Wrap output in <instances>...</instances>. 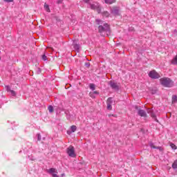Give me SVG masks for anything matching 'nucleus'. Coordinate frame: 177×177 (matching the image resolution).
Wrapping results in <instances>:
<instances>
[{"instance_id":"nucleus-1","label":"nucleus","mask_w":177,"mask_h":177,"mask_svg":"<svg viewBox=\"0 0 177 177\" xmlns=\"http://www.w3.org/2000/svg\"><path fill=\"white\" fill-rule=\"evenodd\" d=\"M96 23L98 24V32H100V35H110V26L107 24H103V21L100 19H96Z\"/></svg>"},{"instance_id":"nucleus-2","label":"nucleus","mask_w":177,"mask_h":177,"mask_svg":"<svg viewBox=\"0 0 177 177\" xmlns=\"http://www.w3.org/2000/svg\"><path fill=\"white\" fill-rule=\"evenodd\" d=\"M160 82L165 88H172L174 86V81L169 79V77L160 78Z\"/></svg>"},{"instance_id":"nucleus-3","label":"nucleus","mask_w":177,"mask_h":177,"mask_svg":"<svg viewBox=\"0 0 177 177\" xmlns=\"http://www.w3.org/2000/svg\"><path fill=\"white\" fill-rule=\"evenodd\" d=\"M149 77L153 80H158L160 76V74H158V73H157L156 71H151L149 73Z\"/></svg>"},{"instance_id":"nucleus-4","label":"nucleus","mask_w":177,"mask_h":177,"mask_svg":"<svg viewBox=\"0 0 177 177\" xmlns=\"http://www.w3.org/2000/svg\"><path fill=\"white\" fill-rule=\"evenodd\" d=\"M67 153L69 156V157H75V151L74 150V147L70 146L67 148Z\"/></svg>"},{"instance_id":"nucleus-5","label":"nucleus","mask_w":177,"mask_h":177,"mask_svg":"<svg viewBox=\"0 0 177 177\" xmlns=\"http://www.w3.org/2000/svg\"><path fill=\"white\" fill-rule=\"evenodd\" d=\"M111 13L113 15V16H120V7H113L111 10Z\"/></svg>"},{"instance_id":"nucleus-6","label":"nucleus","mask_w":177,"mask_h":177,"mask_svg":"<svg viewBox=\"0 0 177 177\" xmlns=\"http://www.w3.org/2000/svg\"><path fill=\"white\" fill-rule=\"evenodd\" d=\"M147 112L148 113V114H150L151 117L152 118H153V120H154L155 121H156L157 122H158V120H157V116L156 115V113H154V111H153L152 109H150V108L147 109Z\"/></svg>"},{"instance_id":"nucleus-7","label":"nucleus","mask_w":177,"mask_h":177,"mask_svg":"<svg viewBox=\"0 0 177 177\" xmlns=\"http://www.w3.org/2000/svg\"><path fill=\"white\" fill-rule=\"evenodd\" d=\"M109 85L111 86V88H112V89H114L115 91H118V85H117V83L113 82V81H111L109 82Z\"/></svg>"},{"instance_id":"nucleus-8","label":"nucleus","mask_w":177,"mask_h":177,"mask_svg":"<svg viewBox=\"0 0 177 177\" xmlns=\"http://www.w3.org/2000/svg\"><path fill=\"white\" fill-rule=\"evenodd\" d=\"M138 115H140V117H147V113H146V111L143 109H139L138 111Z\"/></svg>"},{"instance_id":"nucleus-9","label":"nucleus","mask_w":177,"mask_h":177,"mask_svg":"<svg viewBox=\"0 0 177 177\" xmlns=\"http://www.w3.org/2000/svg\"><path fill=\"white\" fill-rule=\"evenodd\" d=\"M100 4L97 3H95L94 4H90L91 9H93V10H96L97 8H99Z\"/></svg>"},{"instance_id":"nucleus-10","label":"nucleus","mask_w":177,"mask_h":177,"mask_svg":"<svg viewBox=\"0 0 177 177\" xmlns=\"http://www.w3.org/2000/svg\"><path fill=\"white\" fill-rule=\"evenodd\" d=\"M48 173L53 175V174H57V171H56V169L50 168L48 170Z\"/></svg>"},{"instance_id":"nucleus-11","label":"nucleus","mask_w":177,"mask_h":177,"mask_svg":"<svg viewBox=\"0 0 177 177\" xmlns=\"http://www.w3.org/2000/svg\"><path fill=\"white\" fill-rule=\"evenodd\" d=\"M104 3L108 5H111L113 3H115V0H104Z\"/></svg>"},{"instance_id":"nucleus-12","label":"nucleus","mask_w":177,"mask_h":177,"mask_svg":"<svg viewBox=\"0 0 177 177\" xmlns=\"http://www.w3.org/2000/svg\"><path fill=\"white\" fill-rule=\"evenodd\" d=\"M73 48L75 49V50L80 52V44H74L73 45Z\"/></svg>"},{"instance_id":"nucleus-13","label":"nucleus","mask_w":177,"mask_h":177,"mask_svg":"<svg viewBox=\"0 0 177 177\" xmlns=\"http://www.w3.org/2000/svg\"><path fill=\"white\" fill-rule=\"evenodd\" d=\"M171 167L173 169H177V160H174Z\"/></svg>"},{"instance_id":"nucleus-14","label":"nucleus","mask_w":177,"mask_h":177,"mask_svg":"<svg viewBox=\"0 0 177 177\" xmlns=\"http://www.w3.org/2000/svg\"><path fill=\"white\" fill-rule=\"evenodd\" d=\"M106 104H113V98L109 97L106 101Z\"/></svg>"},{"instance_id":"nucleus-15","label":"nucleus","mask_w":177,"mask_h":177,"mask_svg":"<svg viewBox=\"0 0 177 177\" xmlns=\"http://www.w3.org/2000/svg\"><path fill=\"white\" fill-rule=\"evenodd\" d=\"M44 9L46 12H50V9L49 8V6L46 3L44 5Z\"/></svg>"},{"instance_id":"nucleus-16","label":"nucleus","mask_w":177,"mask_h":177,"mask_svg":"<svg viewBox=\"0 0 177 177\" xmlns=\"http://www.w3.org/2000/svg\"><path fill=\"white\" fill-rule=\"evenodd\" d=\"M171 64H176V65H177V55H176V57L172 59Z\"/></svg>"},{"instance_id":"nucleus-17","label":"nucleus","mask_w":177,"mask_h":177,"mask_svg":"<svg viewBox=\"0 0 177 177\" xmlns=\"http://www.w3.org/2000/svg\"><path fill=\"white\" fill-rule=\"evenodd\" d=\"M71 132H75L77 131V126L73 125L71 127Z\"/></svg>"},{"instance_id":"nucleus-18","label":"nucleus","mask_w":177,"mask_h":177,"mask_svg":"<svg viewBox=\"0 0 177 177\" xmlns=\"http://www.w3.org/2000/svg\"><path fill=\"white\" fill-rule=\"evenodd\" d=\"M102 16H104L105 17H109V16H110V13H109V12L107 11H104L102 12Z\"/></svg>"},{"instance_id":"nucleus-19","label":"nucleus","mask_w":177,"mask_h":177,"mask_svg":"<svg viewBox=\"0 0 177 177\" xmlns=\"http://www.w3.org/2000/svg\"><path fill=\"white\" fill-rule=\"evenodd\" d=\"M149 146H150V147L151 148V149H161V147H156V146H154V144H153V143H150L149 144Z\"/></svg>"},{"instance_id":"nucleus-20","label":"nucleus","mask_w":177,"mask_h":177,"mask_svg":"<svg viewBox=\"0 0 177 177\" xmlns=\"http://www.w3.org/2000/svg\"><path fill=\"white\" fill-rule=\"evenodd\" d=\"M48 110L49 113H53V106L52 105H49L48 107Z\"/></svg>"},{"instance_id":"nucleus-21","label":"nucleus","mask_w":177,"mask_h":177,"mask_svg":"<svg viewBox=\"0 0 177 177\" xmlns=\"http://www.w3.org/2000/svg\"><path fill=\"white\" fill-rule=\"evenodd\" d=\"M95 86H95V84H90V85H89V88H90V89H91V91H95Z\"/></svg>"},{"instance_id":"nucleus-22","label":"nucleus","mask_w":177,"mask_h":177,"mask_svg":"<svg viewBox=\"0 0 177 177\" xmlns=\"http://www.w3.org/2000/svg\"><path fill=\"white\" fill-rule=\"evenodd\" d=\"M170 147H171V149L173 150H176V149H177L176 145H175V144H174V143H171Z\"/></svg>"},{"instance_id":"nucleus-23","label":"nucleus","mask_w":177,"mask_h":177,"mask_svg":"<svg viewBox=\"0 0 177 177\" xmlns=\"http://www.w3.org/2000/svg\"><path fill=\"white\" fill-rule=\"evenodd\" d=\"M95 10H97V13H101V12H102V7H100V5L98 6V7L97 8V9H95Z\"/></svg>"},{"instance_id":"nucleus-24","label":"nucleus","mask_w":177,"mask_h":177,"mask_svg":"<svg viewBox=\"0 0 177 177\" xmlns=\"http://www.w3.org/2000/svg\"><path fill=\"white\" fill-rule=\"evenodd\" d=\"M93 93L95 95H99V92H97V91H94L93 93H90V96L91 97H93Z\"/></svg>"},{"instance_id":"nucleus-25","label":"nucleus","mask_w":177,"mask_h":177,"mask_svg":"<svg viewBox=\"0 0 177 177\" xmlns=\"http://www.w3.org/2000/svg\"><path fill=\"white\" fill-rule=\"evenodd\" d=\"M41 59L42 60H44V62H46V60H48V58L46 57V55L45 54H44L43 55H41Z\"/></svg>"},{"instance_id":"nucleus-26","label":"nucleus","mask_w":177,"mask_h":177,"mask_svg":"<svg viewBox=\"0 0 177 177\" xmlns=\"http://www.w3.org/2000/svg\"><path fill=\"white\" fill-rule=\"evenodd\" d=\"M172 102H174V103H176V102H177V96L176 95L172 96Z\"/></svg>"},{"instance_id":"nucleus-27","label":"nucleus","mask_w":177,"mask_h":177,"mask_svg":"<svg viewBox=\"0 0 177 177\" xmlns=\"http://www.w3.org/2000/svg\"><path fill=\"white\" fill-rule=\"evenodd\" d=\"M10 93H11L12 96H16V92L15 91L11 90Z\"/></svg>"},{"instance_id":"nucleus-28","label":"nucleus","mask_w":177,"mask_h":177,"mask_svg":"<svg viewBox=\"0 0 177 177\" xmlns=\"http://www.w3.org/2000/svg\"><path fill=\"white\" fill-rule=\"evenodd\" d=\"M107 104V109L108 110H111L113 107L111 106V104Z\"/></svg>"},{"instance_id":"nucleus-29","label":"nucleus","mask_w":177,"mask_h":177,"mask_svg":"<svg viewBox=\"0 0 177 177\" xmlns=\"http://www.w3.org/2000/svg\"><path fill=\"white\" fill-rule=\"evenodd\" d=\"M6 89L7 91L10 92L12 90L10 89V86H6Z\"/></svg>"},{"instance_id":"nucleus-30","label":"nucleus","mask_w":177,"mask_h":177,"mask_svg":"<svg viewBox=\"0 0 177 177\" xmlns=\"http://www.w3.org/2000/svg\"><path fill=\"white\" fill-rule=\"evenodd\" d=\"M85 66H86V67L89 68V67H91V63H89V62H86V63H85Z\"/></svg>"},{"instance_id":"nucleus-31","label":"nucleus","mask_w":177,"mask_h":177,"mask_svg":"<svg viewBox=\"0 0 177 177\" xmlns=\"http://www.w3.org/2000/svg\"><path fill=\"white\" fill-rule=\"evenodd\" d=\"M151 93L152 95H156V93H157V90H152Z\"/></svg>"},{"instance_id":"nucleus-32","label":"nucleus","mask_w":177,"mask_h":177,"mask_svg":"<svg viewBox=\"0 0 177 177\" xmlns=\"http://www.w3.org/2000/svg\"><path fill=\"white\" fill-rule=\"evenodd\" d=\"M37 140H41V134H37Z\"/></svg>"},{"instance_id":"nucleus-33","label":"nucleus","mask_w":177,"mask_h":177,"mask_svg":"<svg viewBox=\"0 0 177 177\" xmlns=\"http://www.w3.org/2000/svg\"><path fill=\"white\" fill-rule=\"evenodd\" d=\"M53 177H59V176H57V174H56V173H54L52 174Z\"/></svg>"},{"instance_id":"nucleus-34","label":"nucleus","mask_w":177,"mask_h":177,"mask_svg":"<svg viewBox=\"0 0 177 177\" xmlns=\"http://www.w3.org/2000/svg\"><path fill=\"white\" fill-rule=\"evenodd\" d=\"M5 2H13V0H4Z\"/></svg>"},{"instance_id":"nucleus-35","label":"nucleus","mask_w":177,"mask_h":177,"mask_svg":"<svg viewBox=\"0 0 177 177\" xmlns=\"http://www.w3.org/2000/svg\"><path fill=\"white\" fill-rule=\"evenodd\" d=\"M84 2H85V3H89V0H83Z\"/></svg>"},{"instance_id":"nucleus-36","label":"nucleus","mask_w":177,"mask_h":177,"mask_svg":"<svg viewBox=\"0 0 177 177\" xmlns=\"http://www.w3.org/2000/svg\"><path fill=\"white\" fill-rule=\"evenodd\" d=\"M109 117H114V115L109 114Z\"/></svg>"},{"instance_id":"nucleus-37","label":"nucleus","mask_w":177,"mask_h":177,"mask_svg":"<svg viewBox=\"0 0 177 177\" xmlns=\"http://www.w3.org/2000/svg\"><path fill=\"white\" fill-rule=\"evenodd\" d=\"M67 133H68V135H70V133H71V132L69 131H67Z\"/></svg>"},{"instance_id":"nucleus-38","label":"nucleus","mask_w":177,"mask_h":177,"mask_svg":"<svg viewBox=\"0 0 177 177\" xmlns=\"http://www.w3.org/2000/svg\"><path fill=\"white\" fill-rule=\"evenodd\" d=\"M135 109H136V110H138V106H135Z\"/></svg>"},{"instance_id":"nucleus-39","label":"nucleus","mask_w":177,"mask_h":177,"mask_svg":"<svg viewBox=\"0 0 177 177\" xmlns=\"http://www.w3.org/2000/svg\"><path fill=\"white\" fill-rule=\"evenodd\" d=\"M174 32H176V30H174Z\"/></svg>"},{"instance_id":"nucleus-40","label":"nucleus","mask_w":177,"mask_h":177,"mask_svg":"<svg viewBox=\"0 0 177 177\" xmlns=\"http://www.w3.org/2000/svg\"><path fill=\"white\" fill-rule=\"evenodd\" d=\"M0 60H1V57H0Z\"/></svg>"}]
</instances>
